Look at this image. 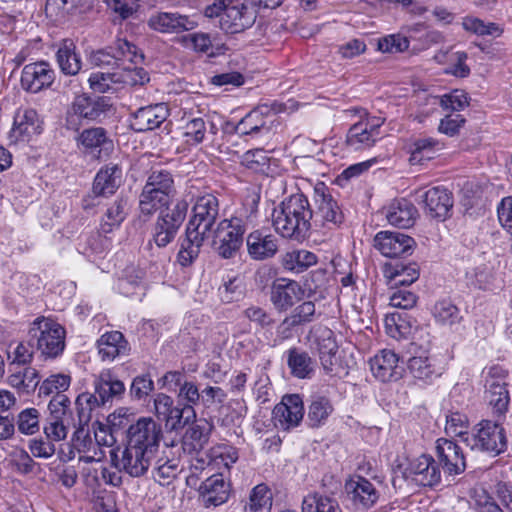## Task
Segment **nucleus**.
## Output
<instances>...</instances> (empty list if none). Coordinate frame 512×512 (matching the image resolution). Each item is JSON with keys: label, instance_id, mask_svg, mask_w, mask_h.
<instances>
[{"label": "nucleus", "instance_id": "f257e3e1", "mask_svg": "<svg viewBox=\"0 0 512 512\" xmlns=\"http://www.w3.org/2000/svg\"><path fill=\"white\" fill-rule=\"evenodd\" d=\"M175 195L174 177L164 169L152 170L148 174L139 195L141 216L149 218L160 210L153 232V241L160 248L174 240L187 215L188 203L185 200H178L169 208Z\"/></svg>", "mask_w": 512, "mask_h": 512}, {"label": "nucleus", "instance_id": "f03ea898", "mask_svg": "<svg viewBox=\"0 0 512 512\" xmlns=\"http://www.w3.org/2000/svg\"><path fill=\"white\" fill-rule=\"evenodd\" d=\"M219 215V202L213 194L197 197L192 208V217L186 227V238L178 253L181 266H189L198 257L203 242L208 238Z\"/></svg>", "mask_w": 512, "mask_h": 512}, {"label": "nucleus", "instance_id": "7ed1b4c3", "mask_svg": "<svg viewBox=\"0 0 512 512\" xmlns=\"http://www.w3.org/2000/svg\"><path fill=\"white\" fill-rule=\"evenodd\" d=\"M273 226L284 238L297 241L308 237L312 229V208L304 194L297 193L286 198L273 211Z\"/></svg>", "mask_w": 512, "mask_h": 512}, {"label": "nucleus", "instance_id": "20e7f679", "mask_svg": "<svg viewBox=\"0 0 512 512\" xmlns=\"http://www.w3.org/2000/svg\"><path fill=\"white\" fill-rule=\"evenodd\" d=\"M93 392H83L75 400L80 422L89 421L93 411L111 405L125 393L124 383L114 377L110 370H103L93 381Z\"/></svg>", "mask_w": 512, "mask_h": 512}, {"label": "nucleus", "instance_id": "39448f33", "mask_svg": "<svg viewBox=\"0 0 512 512\" xmlns=\"http://www.w3.org/2000/svg\"><path fill=\"white\" fill-rule=\"evenodd\" d=\"M29 337L35 343V350L45 359H54L65 349V329L54 319L37 317L29 328Z\"/></svg>", "mask_w": 512, "mask_h": 512}, {"label": "nucleus", "instance_id": "423d86ee", "mask_svg": "<svg viewBox=\"0 0 512 512\" xmlns=\"http://www.w3.org/2000/svg\"><path fill=\"white\" fill-rule=\"evenodd\" d=\"M313 201L312 229L322 235L337 230L344 221V214L323 183L315 186Z\"/></svg>", "mask_w": 512, "mask_h": 512}, {"label": "nucleus", "instance_id": "0eeeda50", "mask_svg": "<svg viewBox=\"0 0 512 512\" xmlns=\"http://www.w3.org/2000/svg\"><path fill=\"white\" fill-rule=\"evenodd\" d=\"M249 226V217L241 215L222 220L215 230L213 247L215 252L223 259L236 256L243 245V236Z\"/></svg>", "mask_w": 512, "mask_h": 512}, {"label": "nucleus", "instance_id": "6e6552de", "mask_svg": "<svg viewBox=\"0 0 512 512\" xmlns=\"http://www.w3.org/2000/svg\"><path fill=\"white\" fill-rule=\"evenodd\" d=\"M484 381V398L494 415L503 416L510 402L508 390L509 373L498 365L485 368L482 371Z\"/></svg>", "mask_w": 512, "mask_h": 512}, {"label": "nucleus", "instance_id": "1a4fd4ad", "mask_svg": "<svg viewBox=\"0 0 512 512\" xmlns=\"http://www.w3.org/2000/svg\"><path fill=\"white\" fill-rule=\"evenodd\" d=\"M464 443L471 450L486 452L493 456L503 453L507 448L504 428L491 420L479 422L470 435H466Z\"/></svg>", "mask_w": 512, "mask_h": 512}, {"label": "nucleus", "instance_id": "9d476101", "mask_svg": "<svg viewBox=\"0 0 512 512\" xmlns=\"http://www.w3.org/2000/svg\"><path fill=\"white\" fill-rule=\"evenodd\" d=\"M344 494L355 512L369 511L378 503L381 496L379 487L361 475H353L346 479Z\"/></svg>", "mask_w": 512, "mask_h": 512}, {"label": "nucleus", "instance_id": "9b49d317", "mask_svg": "<svg viewBox=\"0 0 512 512\" xmlns=\"http://www.w3.org/2000/svg\"><path fill=\"white\" fill-rule=\"evenodd\" d=\"M110 457L119 472L136 478L146 474L156 455L126 444L123 450L111 449Z\"/></svg>", "mask_w": 512, "mask_h": 512}, {"label": "nucleus", "instance_id": "f8f14e48", "mask_svg": "<svg viewBox=\"0 0 512 512\" xmlns=\"http://www.w3.org/2000/svg\"><path fill=\"white\" fill-rule=\"evenodd\" d=\"M155 416L165 422L167 428L178 431L195 419V409L175 405L174 399L164 393H157L153 398Z\"/></svg>", "mask_w": 512, "mask_h": 512}, {"label": "nucleus", "instance_id": "ddd939ff", "mask_svg": "<svg viewBox=\"0 0 512 512\" xmlns=\"http://www.w3.org/2000/svg\"><path fill=\"white\" fill-rule=\"evenodd\" d=\"M162 436V428L156 421L142 417L128 428L127 445L156 455Z\"/></svg>", "mask_w": 512, "mask_h": 512}, {"label": "nucleus", "instance_id": "4468645a", "mask_svg": "<svg viewBox=\"0 0 512 512\" xmlns=\"http://www.w3.org/2000/svg\"><path fill=\"white\" fill-rule=\"evenodd\" d=\"M258 10L253 2L235 3L221 14L219 25L227 34H238L251 28L257 19Z\"/></svg>", "mask_w": 512, "mask_h": 512}, {"label": "nucleus", "instance_id": "2eb2a0df", "mask_svg": "<svg viewBox=\"0 0 512 512\" xmlns=\"http://www.w3.org/2000/svg\"><path fill=\"white\" fill-rule=\"evenodd\" d=\"M110 110V100L106 97L79 95L75 97L68 111V122L71 124L75 117L90 121L99 120Z\"/></svg>", "mask_w": 512, "mask_h": 512}, {"label": "nucleus", "instance_id": "dca6fc26", "mask_svg": "<svg viewBox=\"0 0 512 512\" xmlns=\"http://www.w3.org/2000/svg\"><path fill=\"white\" fill-rule=\"evenodd\" d=\"M416 201L423 204L425 213L431 218L444 220L453 207L452 196L443 187H433L429 190H417Z\"/></svg>", "mask_w": 512, "mask_h": 512}, {"label": "nucleus", "instance_id": "f3484780", "mask_svg": "<svg viewBox=\"0 0 512 512\" xmlns=\"http://www.w3.org/2000/svg\"><path fill=\"white\" fill-rule=\"evenodd\" d=\"M55 72L47 62L40 61L27 64L21 73V86L30 93H38L52 85Z\"/></svg>", "mask_w": 512, "mask_h": 512}, {"label": "nucleus", "instance_id": "a211bd4d", "mask_svg": "<svg viewBox=\"0 0 512 512\" xmlns=\"http://www.w3.org/2000/svg\"><path fill=\"white\" fill-rule=\"evenodd\" d=\"M405 477L420 486L433 487L440 483L441 471L432 456L423 454L410 462Z\"/></svg>", "mask_w": 512, "mask_h": 512}, {"label": "nucleus", "instance_id": "6ab92c4d", "mask_svg": "<svg viewBox=\"0 0 512 512\" xmlns=\"http://www.w3.org/2000/svg\"><path fill=\"white\" fill-rule=\"evenodd\" d=\"M41 132V123L34 109H19L14 117V124L9 132L11 143H25Z\"/></svg>", "mask_w": 512, "mask_h": 512}, {"label": "nucleus", "instance_id": "aec40b11", "mask_svg": "<svg viewBox=\"0 0 512 512\" xmlns=\"http://www.w3.org/2000/svg\"><path fill=\"white\" fill-rule=\"evenodd\" d=\"M192 17L173 12H158L150 16L148 26L160 33H181L197 27Z\"/></svg>", "mask_w": 512, "mask_h": 512}, {"label": "nucleus", "instance_id": "412c9836", "mask_svg": "<svg viewBox=\"0 0 512 512\" xmlns=\"http://www.w3.org/2000/svg\"><path fill=\"white\" fill-rule=\"evenodd\" d=\"M304 415L302 398L298 394L286 395L273 409L276 425L288 430L297 426Z\"/></svg>", "mask_w": 512, "mask_h": 512}, {"label": "nucleus", "instance_id": "4be33fe9", "mask_svg": "<svg viewBox=\"0 0 512 512\" xmlns=\"http://www.w3.org/2000/svg\"><path fill=\"white\" fill-rule=\"evenodd\" d=\"M304 295L305 290L297 281L280 279L271 287L270 301L278 311H287Z\"/></svg>", "mask_w": 512, "mask_h": 512}, {"label": "nucleus", "instance_id": "5701e85b", "mask_svg": "<svg viewBox=\"0 0 512 512\" xmlns=\"http://www.w3.org/2000/svg\"><path fill=\"white\" fill-rule=\"evenodd\" d=\"M415 241L400 232L380 231L374 238V247L385 257H398L412 249Z\"/></svg>", "mask_w": 512, "mask_h": 512}, {"label": "nucleus", "instance_id": "b1692460", "mask_svg": "<svg viewBox=\"0 0 512 512\" xmlns=\"http://www.w3.org/2000/svg\"><path fill=\"white\" fill-rule=\"evenodd\" d=\"M246 247L251 259L263 261L276 255L278 252V240L273 234L257 229L248 234Z\"/></svg>", "mask_w": 512, "mask_h": 512}, {"label": "nucleus", "instance_id": "393cba45", "mask_svg": "<svg viewBox=\"0 0 512 512\" xmlns=\"http://www.w3.org/2000/svg\"><path fill=\"white\" fill-rule=\"evenodd\" d=\"M380 139V124L365 119L352 125L347 133L346 143L354 150L372 147Z\"/></svg>", "mask_w": 512, "mask_h": 512}, {"label": "nucleus", "instance_id": "a878e982", "mask_svg": "<svg viewBox=\"0 0 512 512\" xmlns=\"http://www.w3.org/2000/svg\"><path fill=\"white\" fill-rule=\"evenodd\" d=\"M169 110L164 103L139 108L132 117L131 127L136 132L154 130L168 118Z\"/></svg>", "mask_w": 512, "mask_h": 512}, {"label": "nucleus", "instance_id": "bb28decb", "mask_svg": "<svg viewBox=\"0 0 512 512\" xmlns=\"http://www.w3.org/2000/svg\"><path fill=\"white\" fill-rule=\"evenodd\" d=\"M199 494L204 507H217L228 500L230 485L224 480L222 474H215L201 484Z\"/></svg>", "mask_w": 512, "mask_h": 512}, {"label": "nucleus", "instance_id": "cd10ccee", "mask_svg": "<svg viewBox=\"0 0 512 512\" xmlns=\"http://www.w3.org/2000/svg\"><path fill=\"white\" fill-rule=\"evenodd\" d=\"M436 454L445 472L450 475L460 474L465 470V459L461 448L451 440L438 439Z\"/></svg>", "mask_w": 512, "mask_h": 512}, {"label": "nucleus", "instance_id": "c85d7f7f", "mask_svg": "<svg viewBox=\"0 0 512 512\" xmlns=\"http://www.w3.org/2000/svg\"><path fill=\"white\" fill-rule=\"evenodd\" d=\"M313 344L318 351L324 370L332 372L337 363L336 354L338 351L333 331L326 327L317 329L313 334Z\"/></svg>", "mask_w": 512, "mask_h": 512}, {"label": "nucleus", "instance_id": "c756f323", "mask_svg": "<svg viewBox=\"0 0 512 512\" xmlns=\"http://www.w3.org/2000/svg\"><path fill=\"white\" fill-rule=\"evenodd\" d=\"M398 361L394 351L384 349L370 360V368L373 375L382 382L397 380L402 373Z\"/></svg>", "mask_w": 512, "mask_h": 512}, {"label": "nucleus", "instance_id": "7c9ffc66", "mask_svg": "<svg viewBox=\"0 0 512 512\" xmlns=\"http://www.w3.org/2000/svg\"><path fill=\"white\" fill-rule=\"evenodd\" d=\"M73 446L80 454L79 460L84 463L100 462L105 458V451L95 443L89 427L80 426L73 435Z\"/></svg>", "mask_w": 512, "mask_h": 512}, {"label": "nucleus", "instance_id": "2f4dec72", "mask_svg": "<svg viewBox=\"0 0 512 512\" xmlns=\"http://www.w3.org/2000/svg\"><path fill=\"white\" fill-rule=\"evenodd\" d=\"M122 168L118 164L109 163L102 167L95 176L93 193L96 196H108L116 192L122 183Z\"/></svg>", "mask_w": 512, "mask_h": 512}, {"label": "nucleus", "instance_id": "473e14b6", "mask_svg": "<svg viewBox=\"0 0 512 512\" xmlns=\"http://www.w3.org/2000/svg\"><path fill=\"white\" fill-rule=\"evenodd\" d=\"M55 56L58 67L63 74L75 76L81 71L82 58L73 40H62Z\"/></svg>", "mask_w": 512, "mask_h": 512}, {"label": "nucleus", "instance_id": "72a5a7b5", "mask_svg": "<svg viewBox=\"0 0 512 512\" xmlns=\"http://www.w3.org/2000/svg\"><path fill=\"white\" fill-rule=\"evenodd\" d=\"M98 353L103 361H113L119 356L128 355L129 345L119 331L103 334L97 341Z\"/></svg>", "mask_w": 512, "mask_h": 512}, {"label": "nucleus", "instance_id": "f704fd0d", "mask_svg": "<svg viewBox=\"0 0 512 512\" xmlns=\"http://www.w3.org/2000/svg\"><path fill=\"white\" fill-rule=\"evenodd\" d=\"M418 215L415 206L407 199L393 200L386 210V218L388 222L399 228L411 227Z\"/></svg>", "mask_w": 512, "mask_h": 512}, {"label": "nucleus", "instance_id": "c9c22d12", "mask_svg": "<svg viewBox=\"0 0 512 512\" xmlns=\"http://www.w3.org/2000/svg\"><path fill=\"white\" fill-rule=\"evenodd\" d=\"M79 141L91 153L97 151L98 158L108 156L113 150V142L108 138L106 130L102 127L85 129L80 134Z\"/></svg>", "mask_w": 512, "mask_h": 512}, {"label": "nucleus", "instance_id": "e433bc0d", "mask_svg": "<svg viewBox=\"0 0 512 512\" xmlns=\"http://www.w3.org/2000/svg\"><path fill=\"white\" fill-rule=\"evenodd\" d=\"M316 317V306L313 301H304L297 305L279 325L278 333L284 338L289 337V328L304 325L314 321Z\"/></svg>", "mask_w": 512, "mask_h": 512}, {"label": "nucleus", "instance_id": "4c0bfd02", "mask_svg": "<svg viewBox=\"0 0 512 512\" xmlns=\"http://www.w3.org/2000/svg\"><path fill=\"white\" fill-rule=\"evenodd\" d=\"M318 257L315 253L306 249H294L287 251L281 257L282 267L289 272L300 274L316 265Z\"/></svg>", "mask_w": 512, "mask_h": 512}, {"label": "nucleus", "instance_id": "58836bf2", "mask_svg": "<svg viewBox=\"0 0 512 512\" xmlns=\"http://www.w3.org/2000/svg\"><path fill=\"white\" fill-rule=\"evenodd\" d=\"M302 512H342L338 500L319 491L308 493L302 500Z\"/></svg>", "mask_w": 512, "mask_h": 512}, {"label": "nucleus", "instance_id": "ea45409f", "mask_svg": "<svg viewBox=\"0 0 512 512\" xmlns=\"http://www.w3.org/2000/svg\"><path fill=\"white\" fill-rule=\"evenodd\" d=\"M184 434V443L193 450H201L208 442L213 425L206 419H194Z\"/></svg>", "mask_w": 512, "mask_h": 512}, {"label": "nucleus", "instance_id": "a19ab883", "mask_svg": "<svg viewBox=\"0 0 512 512\" xmlns=\"http://www.w3.org/2000/svg\"><path fill=\"white\" fill-rule=\"evenodd\" d=\"M287 364L291 374L299 379L311 378L314 372L313 360L305 351L291 348L287 352Z\"/></svg>", "mask_w": 512, "mask_h": 512}, {"label": "nucleus", "instance_id": "79ce46f5", "mask_svg": "<svg viewBox=\"0 0 512 512\" xmlns=\"http://www.w3.org/2000/svg\"><path fill=\"white\" fill-rule=\"evenodd\" d=\"M408 369L415 379L424 382L431 381L441 374L435 361L426 354L411 357L408 361Z\"/></svg>", "mask_w": 512, "mask_h": 512}, {"label": "nucleus", "instance_id": "37998d69", "mask_svg": "<svg viewBox=\"0 0 512 512\" xmlns=\"http://www.w3.org/2000/svg\"><path fill=\"white\" fill-rule=\"evenodd\" d=\"M128 215V202L123 197H118L107 208L103 217L101 229L104 233L111 232L115 227H119Z\"/></svg>", "mask_w": 512, "mask_h": 512}, {"label": "nucleus", "instance_id": "c03bdc74", "mask_svg": "<svg viewBox=\"0 0 512 512\" xmlns=\"http://www.w3.org/2000/svg\"><path fill=\"white\" fill-rule=\"evenodd\" d=\"M178 459H169L166 457L155 458L153 468V478L160 485H169L180 472Z\"/></svg>", "mask_w": 512, "mask_h": 512}, {"label": "nucleus", "instance_id": "a18cd8bd", "mask_svg": "<svg viewBox=\"0 0 512 512\" xmlns=\"http://www.w3.org/2000/svg\"><path fill=\"white\" fill-rule=\"evenodd\" d=\"M92 3L93 0H47L45 11L51 17L64 13H82L91 8Z\"/></svg>", "mask_w": 512, "mask_h": 512}, {"label": "nucleus", "instance_id": "49530a36", "mask_svg": "<svg viewBox=\"0 0 512 512\" xmlns=\"http://www.w3.org/2000/svg\"><path fill=\"white\" fill-rule=\"evenodd\" d=\"M333 406L330 400L324 396H314L308 408L307 420L311 427L323 425L330 414Z\"/></svg>", "mask_w": 512, "mask_h": 512}, {"label": "nucleus", "instance_id": "de8ad7c7", "mask_svg": "<svg viewBox=\"0 0 512 512\" xmlns=\"http://www.w3.org/2000/svg\"><path fill=\"white\" fill-rule=\"evenodd\" d=\"M386 277L397 285H411L419 278V269L416 263H396L386 270Z\"/></svg>", "mask_w": 512, "mask_h": 512}, {"label": "nucleus", "instance_id": "09e8293b", "mask_svg": "<svg viewBox=\"0 0 512 512\" xmlns=\"http://www.w3.org/2000/svg\"><path fill=\"white\" fill-rule=\"evenodd\" d=\"M271 507V491L265 484H259L252 489L245 512H270Z\"/></svg>", "mask_w": 512, "mask_h": 512}, {"label": "nucleus", "instance_id": "8fccbe9b", "mask_svg": "<svg viewBox=\"0 0 512 512\" xmlns=\"http://www.w3.org/2000/svg\"><path fill=\"white\" fill-rule=\"evenodd\" d=\"M208 457L210 463L216 468L229 470L238 460V451L235 447L226 444H220L209 450Z\"/></svg>", "mask_w": 512, "mask_h": 512}, {"label": "nucleus", "instance_id": "3c124183", "mask_svg": "<svg viewBox=\"0 0 512 512\" xmlns=\"http://www.w3.org/2000/svg\"><path fill=\"white\" fill-rule=\"evenodd\" d=\"M433 316L438 323L447 326H453L462 320L458 307L447 299L434 305Z\"/></svg>", "mask_w": 512, "mask_h": 512}, {"label": "nucleus", "instance_id": "603ef678", "mask_svg": "<svg viewBox=\"0 0 512 512\" xmlns=\"http://www.w3.org/2000/svg\"><path fill=\"white\" fill-rule=\"evenodd\" d=\"M385 329L392 338H401L410 334L412 325L406 313L394 312L385 317Z\"/></svg>", "mask_w": 512, "mask_h": 512}, {"label": "nucleus", "instance_id": "864d4df0", "mask_svg": "<svg viewBox=\"0 0 512 512\" xmlns=\"http://www.w3.org/2000/svg\"><path fill=\"white\" fill-rule=\"evenodd\" d=\"M219 296L222 302L232 303L244 296V283L239 275L228 277L219 287Z\"/></svg>", "mask_w": 512, "mask_h": 512}, {"label": "nucleus", "instance_id": "5fc2aeb1", "mask_svg": "<svg viewBox=\"0 0 512 512\" xmlns=\"http://www.w3.org/2000/svg\"><path fill=\"white\" fill-rule=\"evenodd\" d=\"M266 128V120L260 109L249 112L236 126V132L241 135L256 134Z\"/></svg>", "mask_w": 512, "mask_h": 512}, {"label": "nucleus", "instance_id": "6e6d98bb", "mask_svg": "<svg viewBox=\"0 0 512 512\" xmlns=\"http://www.w3.org/2000/svg\"><path fill=\"white\" fill-rule=\"evenodd\" d=\"M111 50H114L115 56L120 65L128 61L130 64H137L143 60V55L138 52L137 47L125 39H117Z\"/></svg>", "mask_w": 512, "mask_h": 512}, {"label": "nucleus", "instance_id": "4d7b16f0", "mask_svg": "<svg viewBox=\"0 0 512 512\" xmlns=\"http://www.w3.org/2000/svg\"><path fill=\"white\" fill-rule=\"evenodd\" d=\"M440 148L441 143L432 137L418 139L413 143L410 161L416 163L424 158L430 159L431 155Z\"/></svg>", "mask_w": 512, "mask_h": 512}, {"label": "nucleus", "instance_id": "13d9d810", "mask_svg": "<svg viewBox=\"0 0 512 512\" xmlns=\"http://www.w3.org/2000/svg\"><path fill=\"white\" fill-rule=\"evenodd\" d=\"M71 377L68 374L58 373L47 377L39 388L40 395H50L55 393L64 394L70 387Z\"/></svg>", "mask_w": 512, "mask_h": 512}, {"label": "nucleus", "instance_id": "bf43d9fd", "mask_svg": "<svg viewBox=\"0 0 512 512\" xmlns=\"http://www.w3.org/2000/svg\"><path fill=\"white\" fill-rule=\"evenodd\" d=\"M40 413L36 408H27L17 417V427L22 434L32 435L39 431Z\"/></svg>", "mask_w": 512, "mask_h": 512}, {"label": "nucleus", "instance_id": "052dcab7", "mask_svg": "<svg viewBox=\"0 0 512 512\" xmlns=\"http://www.w3.org/2000/svg\"><path fill=\"white\" fill-rule=\"evenodd\" d=\"M469 425L468 417L460 412H451L446 416L445 431L449 436H458L464 442Z\"/></svg>", "mask_w": 512, "mask_h": 512}, {"label": "nucleus", "instance_id": "680f3d73", "mask_svg": "<svg viewBox=\"0 0 512 512\" xmlns=\"http://www.w3.org/2000/svg\"><path fill=\"white\" fill-rule=\"evenodd\" d=\"M69 418H47L44 425V435L54 442H59L67 437Z\"/></svg>", "mask_w": 512, "mask_h": 512}, {"label": "nucleus", "instance_id": "e2e57ef3", "mask_svg": "<svg viewBox=\"0 0 512 512\" xmlns=\"http://www.w3.org/2000/svg\"><path fill=\"white\" fill-rule=\"evenodd\" d=\"M463 28L466 31L475 33L479 36L496 35L502 33V29L496 23H485L476 17H465L462 22Z\"/></svg>", "mask_w": 512, "mask_h": 512}, {"label": "nucleus", "instance_id": "0e129e2a", "mask_svg": "<svg viewBox=\"0 0 512 512\" xmlns=\"http://www.w3.org/2000/svg\"><path fill=\"white\" fill-rule=\"evenodd\" d=\"M434 103H439L444 110L461 111L468 105L467 94L462 90H454L441 97H434Z\"/></svg>", "mask_w": 512, "mask_h": 512}, {"label": "nucleus", "instance_id": "69168bd1", "mask_svg": "<svg viewBox=\"0 0 512 512\" xmlns=\"http://www.w3.org/2000/svg\"><path fill=\"white\" fill-rule=\"evenodd\" d=\"M177 398L183 403L182 408L194 409L200 404V390L192 381H184L178 390Z\"/></svg>", "mask_w": 512, "mask_h": 512}, {"label": "nucleus", "instance_id": "338daca9", "mask_svg": "<svg viewBox=\"0 0 512 512\" xmlns=\"http://www.w3.org/2000/svg\"><path fill=\"white\" fill-rule=\"evenodd\" d=\"M119 83L130 86L143 85L149 81L148 73L145 69L136 66H124L122 71L119 72Z\"/></svg>", "mask_w": 512, "mask_h": 512}, {"label": "nucleus", "instance_id": "774afa93", "mask_svg": "<svg viewBox=\"0 0 512 512\" xmlns=\"http://www.w3.org/2000/svg\"><path fill=\"white\" fill-rule=\"evenodd\" d=\"M28 448L36 458L48 459L56 452L55 442L46 436L31 439Z\"/></svg>", "mask_w": 512, "mask_h": 512}]
</instances>
